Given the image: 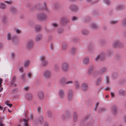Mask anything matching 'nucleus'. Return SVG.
Returning <instances> with one entry per match:
<instances>
[{
  "label": "nucleus",
  "instance_id": "42",
  "mask_svg": "<svg viewBox=\"0 0 126 126\" xmlns=\"http://www.w3.org/2000/svg\"><path fill=\"white\" fill-rule=\"evenodd\" d=\"M77 113L76 112H74V113L73 117V121L74 122H75L77 121Z\"/></svg>",
  "mask_w": 126,
  "mask_h": 126
},
{
  "label": "nucleus",
  "instance_id": "40",
  "mask_svg": "<svg viewBox=\"0 0 126 126\" xmlns=\"http://www.w3.org/2000/svg\"><path fill=\"white\" fill-rule=\"evenodd\" d=\"M119 45L118 47L120 48H123L124 46V44L121 42L120 41L119 43Z\"/></svg>",
  "mask_w": 126,
  "mask_h": 126
},
{
  "label": "nucleus",
  "instance_id": "16",
  "mask_svg": "<svg viewBox=\"0 0 126 126\" xmlns=\"http://www.w3.org/2000/svg\"><path fill=\"white\" fill-rule=\"evenodd\" d=\"M68 96V100H70L73 96V92L72 90L69 89V90Z\"/></svg>",
  "mask_w": 126,
  "mask_h": 126
},
{
  "label": "nucleus",
  "instance_id": "23",
  "mask_svg": "<svg viewBox=\"0 0 126 126\" xmlns=\"http://www.w3.org/2000/svg\"><path fill=\"white\" fill-rule=\"evenodd\" d=\"M38 98L41 100H42L43 98V94L42 92L41 91L39 92L38 94Z\"/></svg>",
  "mask_w": 126,
  "mask_h": 126
},
{
  "label": "nucleus",
  "instance_id": "9",
  "mask_svg": "<svg viewBox=\"0 0 126 126\" xmlns=\"http://www.w3.org/2000/svg\"><path fill=\"white\" fill-rule=\"evenodd\" d=\"M81 87L84 91H87L88 89V84L85 82H84L81 84Z\"/></svg>",
  "mask_w": 126,
  "mask_h": 126
},
{
  "label": "nucleus",
  "instance_id": "47",
  "mask_svg": "<svg viewBox=\"0 0 126 126\" xmlns=\"http://www.w3.org/2000/svg\"><path fill=\"white\" fill-rule=\"evenodd\" d=\"M98 12L97 11L94 10L93 12V14L95 16H96L98 15Z\"/></svg>",
  "mask_w": 126,
  "mask_h": 126
},
{
  "label": "nucleus",
  "instance_id": "33",
  "mask_svg": "<svg viewBox=\"0 0 126 126\" xmlns=\"http://www.w3.org/2000/svg\"><path fill=\"white\" fill-rule=\"evenodd\" d=\"M67 44L65 43H63L62 45V49L63 50H64L66 49L67 48Z\"/></svg>",
  "mask_w": 126,
  "mask_h": 126
},
{
  "label": "nucleus",
  "instance_id": "56",
  "mask_svg": "<svg viewBox=\"0 0 126 126\" xmlns=\"http://www.w3.org/2000/svg\"><path fill=\"white\" fill-rule=\"evenodd\" d=\"M15 53L14 52H12V53L11 54V58L13 59H14V58H15Z\"/></svg>",
  "mask_w": 126,
  "mask_h": 126
},
{
  "label": "nucleus",
  "instance_id": "48",
  "mask_svg": "<svg viewBox=\"0 0 126 126\" xmlns=\"http://www.w3.org/2000/svg\"><path fill=\"white\" fill-rule=\"evenodd\" d=\"M106 82L107 84H109L110 82L109 77L108 76H106L105 77Z\"/></svg>",
  "mask_w": 126,
  "mask_h": 126
},
{
  "label": "nucleus",
  "instance_id": "21",
  "mask_svg": "<svg viewBox=\"0 0 126 126\" xmlns=\"http://www.w3.org/2000/svg\"><path fill=\"white\" fill-rule=\"evenodd\" d=\"M11 40L12 43H17L18 42V39L15 36H13Z\"/></svg>",
  "mask_w": 126,
  "mask_h": 126
},
{
  "label": "nucleus",
  "instance_id": "50",
  "mask_svg": "<svg viewBox=\"0 0 126 126\" xmlns=\"http://www.w3.org/2000/svg\"><path fill=\"white\" fill-rule=\"evenodd\" d=\"M60 6V4L58 3H56L54 5V7L55 9H57Z\"/></svg>",
  "mask_w": 126,
  "mask_h": 126
},
{
  "label": "nucleus",
  "instance_id": "27",
  "mask_svg": "<svg viewBox=\"0 0 126 126\" xmlns=\"http://www.w3.org/2000/svg\"><path fill=\"white\" fill-rule=\"evenodd\" d=\"M65 79L64 78L61 79L59 82V83L62 85H64L66 84Z\"/></svg>",
  "mask_w": 126,
  "mask_h": 126
},
{
  "label": "nucleus",
  "instance_id": "54",
  "mask_svg": "<svg viewBox=\"0 0 126 126\" xmlns=\"http://www.w3.org/2000/svg\"><path fill=\"white\" fill-rule=\"evenodd\" d=\"M99 59H100V57L99 54L97 56L96 58L94 59V60L95 61L97 62L98 61Z\"/></svg>",
  "mask_w": 126,
  "mask_h": 126
},
{
  "label": "nucleus",
  "instance_id": "49",
  "mask_svg": "<svg viewBox=\"0 0 126 126\" xmlns=\"http://www.w3.org/2000/svg\"><path fill=\"white\" fill-rule=\"evenodd\" d=\"M28 77L29 78H31L32 76V74L31 72H29L27 74Z\"/></svg>",
  "mask_w": 126,
  "mask_h": 126
},
{
  "label": "nucleus",
  "instance_id": "28",
  "mask_svg": "<svg viewBox=\"0 0 126 126\" xmlns=\"http://www.w3.org/2000/svg\"><path fill=\"white\" fill-rule=\"evenodd\" d=\"M41 29V26L39 25H35V30L36 32L39 31Z\"/></svg>",
  "mask_w": 126,
  "mask_h": 126
},
{
  "label": "nucleus",
  "instance_id": "41",
  "mask_svg": "<svg viewBox=\"0 0 126 126\" xmlns=\"http://www.w3.org/2000/svg\"><path fill=\"white\" fill-rule=\"evenodd\" d=\"M6 7L5 5L3 3H0V8L2 9H5Z\"/></svg>",
  "mask_w": 126,
  "mask_h": 126
},
{
  "label": "nucleus",
  "instance_id": "39",
  "mask_svg": "<svg viewBox=\"0 0 126 126\" xmlns=\"http://www.w3.org/2000/svg\"><path fill=\"white\" fill-rule=\"evenodd\" d=\"M93 51V49L92 46L90 45L88 46V51L89 52L91 53Z\"/></svg>",
  "mask_w": 126,
  "mask_h": 126
},
{
  "label": "nucleus",
  "instance_id": "38",
  "mask_svg": "<svg viewBox=\"0 0 126 126\" xmlns=\"http://www.w3.org/2000/svg\"><path fill=\"white\" fill-rule=\"evenodd\" d=\"M42 36V35L41 34L37 35L35 38L36 41H38L40 40Z\"/></svg>",
  "mask_w": 126,
  "mask_h": 126
},
{
  "label": "nucleus",
  "instance_id": "58",
  "mask_svg": "<svg viewBox=\"0 0 126 126\" xmlns=\"http://www.w3.org/2000/svg\"><path fill=\"white\" fill-rule=\"evenodd\" d=\"M5 3H7V4H11L13 3L12 2L11 0L6 1L5 2Z\"/></svg>",
  "mask_w": 126,
  "mask_h": 126
},
{
  "label": "nucleus",
  "instance_id": "51",
  "mask_svg": "<svg viewBox=\"0 0 126 126\" xmlns=\"http://www.w3.org/2000/svg\"><path fill=\"white\" fill-rule=\"evenodd\" d=\"M73 81L72 80H69L66 82V84H73Z\"/></svg>",
  "mask_w": 126,
  "mask_h": 126
},
{
  "label": "nucleus",
  "instance_id": "6",
  "mask_svg": "<svg viewBox=\"0 0 126 126\" xmlns=\"http://www.w3.org/2000/svg\"><path fill=\"white\" fill-rule=\"evenodd\" d=\"M33 45V41L32 40H29L27 43L26 48L28 49H30L32 47Z\"/></svg>",
  "mask_w": 126,
  "mask_h": 126
},
{
  "label": "nucleus",
  "instance_id": "10",
  "mask_svg": "<svg viewBox=\"0 0 126 126\" xmlns=\"http://www.w3.org/2000/svg\"><path fill=\"white\" fill-rule=\"evenodd\" d=\"M118 94L120 96H125L126 95V92L123 89H120L118 92Z\"/></svg>",
  "mask_w": 126,
  "mask_h": 126
},
{
  "label": "nucleus",
  "instance_id": "37",
  "mask_svg": "<svg viewBox=\"0 0 126 126\" xmlns=\"http://www.w3.org/2000/svg\"><path fill=\"white\" fill-rule=\"evenodd\" d=\"M46 114L49 117H51L52 115L51 111L49 110H47L46 112Z\"/></svg>",
  "mask_w": 126,
  "mask_h": 126
},
{
  "label": "nucleus",
  "instance_id": "31",
  "mask_svg": "<svg viewBox=\"0 0 126 126\" xmlns=\"http://www.w3.org/2000/svg\"><path fill=\"white\" fill-rule=\"evenodd\" d=\"M91 19L90 17L89 16H88L86 17L83 18L82 19V20L84 22H87L90 20Z\"/></svg>",
  "mask_w": 126,
  "mask_h": 126
},
{
  "label": "nucleus",
  "instance_id": "35",
  "mask_svg": "<svg viewBox=\"0 0 126 126\" xmlns=\"http://www.w3.org/2000/svg\"><path fill=\"white\" fill-rule=\"evenodd\" d=\"M103 2L108 6L110 5L111 3L110 0H103Z\"/></svg>",
  "mask_w": 126,
  "mask_h": 126
},
{
  "label": "nucleus",
  "instance_id": "8",
  "mask_svg": "<svg viewBox=\"0 0 126 126\" xmlns=\"http://www.w3.org/2000/svg\"><path fill=\"white\" fill-rule=\"evenodd\" d=\"M69 9L72 12H75L77 10V8L76 6L74 5H70L69 7Z\"/></svg>",
  "mask_w": 126,
  "mask_h": 126
},
{
  "label": "nucleus",
  "instance_id": "3",
  "mask_svg": "<svg viewBox=\"0 0 126 126\" xmlns=\"http://www.w3.org/2000/svg\"><path fill=\"white\" fill-rule=\"evenodd\" d=\"M61 69L62 71L64 72H68L70 69L69 64L66 63H63L61 65Z\"/></svg>",
  "mask_w": 126,
  "mask_h": 126
},
{
  "label": "nucleus",
  "instance_id": "1",
  "mask_svg": "<svg viewBox=\"0 0 126 126\" xmlns=\"http://www.w3.org/2000/svg\"><path fill=\"white\" fill-rule=\"evenodd\" d=\"M41 65L42 67H45L47 66L48 64V61L46 60L45 57L42 56L40 58Z\"/></svg>",
  "mask_w": 126,
  "mask_h": 126
},
{
  "label": "nucleus",
  "instance_id": "7",
  "mask_svg": "<svg viewBox=\"0 0 126 126\" xmlns=\"http://www.w3.org/2000/svg\"><path fill=\"white\" fill-rule=\"evenodd\" d=\"M58 95L60 99H63L65 96L64 91L63 89H60L58 91Z\"/></svg>",
  "mask_w": 126,
  "mask_h": 126
},
{
  "label": "nucleus",
  "instance_id": "64",
  "mask_svg": "<svg viewBox=\"0 0 126 126\" xmlns=\"http://www.w3.org/2000/svg\"><path fill=\"white\" fill-rule=\"evenodd\" d=\"M16 32L18 34H20L21 33L20 30L18 29H17L16 31Z\"/></svg>",
  "mask_w": 126,
  "mask_h": 126
},
{
  "label": "nucleus",
  "instance_id": "52",
  "mask_svg": "<svg viewBox=\"0 0 126 126\" xmlns=\"http://www.w3.org/2000/svg\"><path fill=\"white\" fill-rule=\"evenodd\" d=\"M54 69L56 71H59V68L58 66L57 65H55L54 66Z\"/></svg>",
  "mask_w": 126,
  "mask_h": 126
},
{
  "label": "nucleus",
  "instance_id": "30",
  "mask_svg": "<svg viewBox=\"0 0 126 126\" xmlns=\"http://www.w3.org/2000/svg\"><path fill=\"white\" fill-rule=\"evenodd\" d=\"M7 40H11L13 36H12V34L10 32L8 33L7 35Z\"/></svg>",
  "mask_w": 126,
  "mask_h": 126
},
{
  "label": "nucleus",
  "instance_id": "22",
  "mask_svg": "<svg viewBox=\"0 0 126 126\" xmlns=\"http://www.w3.org/2000/svg\"><path fill=\"white\" fill-rule=\"evenodd\" d=\"M10 11L11 13L15 14L17 12V9L15 7L12 6L10 8Z\"/></svg>",
  "mask_w": 126,
  "mask_h": 126
},
{
  "label": "nucleus",
  "instance_id": "14",
  "mask_svg": "<svg viewBox=\"0 0 126 126\" xmlns=\"http://www.w3.org/2000/svg\"><path fill=\"white\" fill-rule=\"evenodd\" d=\"M111 112L114 115H116L117 114V109L116 106H113L111 108Z\"/></svg>",
  "mask_w": 126,
  "mask_h": 126
},
{
  "label": "nucleus",
  "instance_id": "5",
  "mask_svg": "<svg viewBox=\"0 0 126 126\" xmlns=\"http://www.w3.org/2000/svg\"><path fill=\"white\" fill-rule=\"evenodd\" d=\"M90 62V59L89 57L86 56L84 57L82 60V63L84 65L88 64Z\"/></svg>",
  "mask_w": 126,
  "mask_h": 126
},
{
  "label": "nucleus",
  "instance_id": "24",
  "mask_svg": "<svg viewBox=\"0 0 126 126\" xmlns=\"http://www.w3.org/2000/svg\"><path fill=\"white\" fill-rule=\"evenodd\" d=\"M120 41L119 40H117L115 41L113 44V47L116 48L118 47Z\"/></svg>",
  "mask_w": 126,
  "mask_h": 126
},
{
  "label": "nucleus",
  "instance_id": "44",
  "mask_svg": "<svg viewBox=\"0 0 126 126\" xmlns=\"http://www.w3.org/2000/svg\"><path fill=\"white\" fill-rule=\"evenodd\" d=\"M121 23L122 25L123 26L126 25V17L122 21Z\"/></svg>",
  "mask_w": 126,
  "mask_h": 126
},
{
  "label": "nucleus",
  "instance_id": "19",
  "mask_svg": "<svg viewBox=\"0 0 126 126\" xmlns=\"http://www.w3.org/2000/svg\"><path fill=\"white\" fill-rule=\"evenodd\" d=\"M107 71V68L103 67L101 68L99 72V74L102 75L105 73Z\"/></svg>",
  "mask_w": 126,
  "mask_h": 126
},
{
  "label": "nucleus",
  "instance_id": "46",
  "mask_svg": "<svg viewBox=\"0 0 126 126\" xmlns=\"http://www.w3.org/2000/svg\"><path fill=\"white\" fill-rule=\"evenodd\" d=\"M63 32V29L62 28L59 29L57 30V32L58 34H61Z\"/></svg>",
  "mask_w": 126,
  "mask_h": 126
},
{
  "label": "nucleus",
  "instance_id": "53",
  "mask_svg": "<svg viewBox=\"0 0 126 126\" xmlns=\"http://www.w3.org/2000/svg\"><path fill=\"white\" fill-rule=\"evenodd\" d=\"M29 63V61H26L24 63V66L25 67H27Z\"/></svg>",
  "mask_w": 126,
  "mask_h": 126
},
{
  "label": "nucleus",
  "instance_id": "55",
  "mask_svg": "<svg viewBox=\"0 0 126 126\" xmlns=\"http://www.w3.org/2000/svg\"><path fill=\"white\" fill-rule=\"evenodd\" d=\"M117 76V74L116 73H113L112 74V78L113 79L116 78Z\"/></svg>",
  "mask_w": 126,
  "mask_h": 126
},
{
  "label": "nucleus",
  "instance_id": "45",
  "mask_svg": "<svg viewBox=\"0 0 126 126\" xmlns=\"http://www.w3.org/2000/svg\"><path fill=\"white\" fill-rule=\"evenodd\" d=\"M118 23V21L117 20H111L110 21V24H114Z\"/></svg>",
  "mask_w": 126,
  "mask_h": 126
},
{
  "label": "nucleus",
  "instance_id": "18",
  "mask_svg": "<svg viewBox=\"0 0 126 126\" xmlns=\"http://www.w3.org/2000/svg\"><path fill=\"white\" fill-rule=\"evenodd\" d=\"M25 98L28 101L31 100L32 98V96L30 93H27L26 94Z\"/></svg>",
  "mask_w": 126,
  "mask_h": 126
},
{
  "label": "nucleus",
  "instance_id": "13",
  "mask_svg": "<svg viewBox=\"0 0 126 126\" xmlns=\"http://www.w3.org/2000/svg\"><path fill=\"white\" fill-rule=\"evenodd\" d=\"M93 65L92 64H90L88 68L87 73L89 75L91 74L92 72L93 69Z\"/></svg>",
  "mask_w": 126,
  "mask_h": 126
},
{
  "label": "nucleus",
  "instance_id": "2",
  "mask_svg": "<svg viewBox=\"0 0 126 126\" xmlns=\"http://www.w3.org/2000/svg\"><path fill=\"white\" fill-rule=\"evenodd\" d=\"M51 74V71L49 69H47L43 71L42 75L44 79H49L50 78Z\"/></svg>",
  "mask_w": 126,
  "mask_h": 126
},
{
  "label": "nucleus",
  "instance_id": "17",
  "mask_svg": "<svg viewBox=\"0 0 126 126\" xmlns=\"http://www.w3.org/2000/svg\"><path fill=\"white\" fill-rule=\"evenodd\" d=\"M74 83L76 90H79L80 85L79 82L77 80H76L74 81Z\"/></svg>",
  "mask_w": 126,
  "mask_h": 126
},
{
  "label": "nucleus",
  "instance_id": "60",
  "mask_svg": "<svg viewBox=\"0 0 126 126\" xmlns=\"http://www.w3.org/2000/svg\"><path fill=\"white\" fill-rule=\"evenodd\" d=\"M42 108L40 107H39L37 109L38 112L39 113H40L41 111H42Z\"/></svg>",
  "mask_w": 126,
  "mask_h": 126
},
{
  "label": "nucleus",
  "instance_id": "59",
  "mask_svg": "<svg viewBox=\"0 0 126 126\" xmlns=\"http://www.w3.org/2000/svg\"><path fill=\"white\" fill-rule=\"evenodd\" d=\"M16 79V78L15 77H13L12 78V80L11 82V84L12 85L13 84Z\"/></svg>",
  "mask_w": 126,
  "mask_h": 126
},
{
  "label": "nucleus",
  "instance_id": "62",
  "mask_svg": "<svg viewBox=\"0 0 126 126\" xmlns=\"http://www.w3.org/2000/svg\"><path fill=\"white\" fill-rule=\"evenodd\" d=\"M4 119V117H2L0 118V123H3L2 121Z\"/></svg>",
  "mask_w": 126,
  "mask_h": 126
},
{
  "label": "nucleus",
  "instance_id": "4",
  "mask_svg": "<svg viewBox=\"0 0 126 126\" xmlns=\"http://www.w3.org/2000/svg\"><path fill=\"white\" fill-rule=\"evenodd\" d=\"M36 17L37 19L41 21L44 20L47 18L46 15L43 13L38 14Z\"/></svg>",
  "mask_w": 126,
  "mask_h": 126
},
{
  "label": "nucleus",
  "instance_id": "34",
  "mask_svg": "<svg viewBox=\"0 0 126 126\" xmlns=\"http://www.w3.org/2000/svg\"><path fill=\"white\" fill-rule=\"evenodd\" d=\"M38 120L40 123V124H42L43 123L44 118L42 116H40L39 117Z\"/></svg>",
  "mask_w": 126,
  "mask_h": 126
},
{
  "label": "nucleus",
  "instance_id": "12",
  "mask_svg": "<svg viewBox=\"0 0 126 126\" xmlns=\"http://www.w3.org/2000/svg\"><path fill=\"white\" fill-rule=\"evenodd\" d=\"M90 27L93 30H97L100 28L99 26L95 23H92L90 26Z\"/></svg>",
  "mask_w": 126,
  "mask_h": 126
},
{
  "label": "nucleus",
  "instance_id": "29",
  "mask_svg": "<svg viewBox=\"0 0 126 126\" xmlns=\"http://www.w3.org/2000/svg\"><path fill=\"white\" fill-rule=\"evenodd\" d=\"M29 119H23V121L24 122V126H28V121ZM17 126H20V125H18Z\"/></svg>",
  "mask_w": 126,
  "mask_h": 126
},
{
  "label": "nucleus",
  "instance_id": "63",
  "mask_svg": "<svg viewBox=\"0 0 126 126\" xmlns=\"http://www.w3.org/2000/svg\"><path fill=\"white\" fill-rule=\"evenodd\" d=\"M105 110L103 108H100L99 109V112H100L102 111H104Z\"/></svg>",
  "mask_w": 126,
  "mask_h": 126
},
{
  "label": "nucleus",
  "instance_id": "43",
  "mask_svg": "<svg viewBox=\"0 0 126 126\" xmlns=\"http://www.w3.org/2000/svg\"><path fill=\"white\" fill-rule=\"evenodd\" d=\"M2 20L4 23H5L7 21V17L6 16H4L2 17Z\"/></svg>",
  "mask_w": 126,
  "mask_h": 126
},
{
  "label": "nucleus",
  "instance_id": "26",
  "mask_svg": "<svg viewBox=\"0 0 126 126\" xmlns=\"http://www.w3.org/2000/svg\"><path fill=\"white\" fill-rule=\"evenodd\" d=\"M61 20L62 22L65 23H67L69 22V19L65 17L62 18L61 19Z\"/></svg>",
  "mask_w": 126,
  "mask_h": 126
},
{
  "label": "nucleus",
  "instance_id": "57",
  "mask_svg": "<svg viewBox=\"0 0 126 126\" xmlns=\"http://www.w3.org/2000/svg\"><path fill=\"white\" fill-rule=\"evenodd\" d=\"M75 48H73L71 50V53L72 54H73L75 53Z\"/></svg>",
  "mask_w": 126,
  "mask_h": 126
},
{
  "label": "nucleus",
  "instance_id": "32",
  "mask_svg": "<svg viewBox=\"0 0 126 126\" xmlns=\"http://www.w3.org/2000/svg\"><path fill=\"white\" fill-rule=\"evenodd\" d=\"M89 33L88 31L85 29L82 30L81 31V34L84 35H86L87 34Z\"/></svg>",
  "mask_w": 126,
  "mask_h": 126
},
{
  "label": "nucleus",
  "instance_id": "11",
  "mask_svg": "<svg viewBox=\"0 0 126 126\" xmlns=\"http://www.w3.org/2000/svg\"><path fill=\"white\" fill-rule=\"evenodd\" d=\"M115 8L117 10H122L125 9V6L123 4H118L115 7Z\"/></svg>",
  "mask_w": 126,
  "mask_h": 126
},
{
  "label": "nucleus",
  "instance_id": "61",
  "mask_svg": "<svg viewBox=\"0 0 126 126\" xmlns=\"http://www.w3.org/2000/svg\"><path fill=\"white\" fill-rule=\"evenodd\" d=\"M30 87L29 86H26V87H25L24 88V89L26 91H27L29 89H30Z\"/></svg>",
  "mask_w": 126,
  "mask_h": 126
},
{
  "label": "nucleus",
  "instance_id": "36",
  "mask_svg": "<svg viewBox=\"0 0 126 126\" xmlns=\"http://www.w3.org/2000/svg\"><path fill=\"white\" fill-rule=\"evenodd\" d=\"M102 78L101 77H99L96 80V84L97 85H98L102 81Z\"/></svg>",
  "mask_w": 126,
  "mask_h": 126
},
{
  "label": "nucleus",
  "instance_id": "20",
  "mask_svg": "<svg viewBox=\"0 0 126 126\" xmlns=\"http://www.w3.org/2000/svg\"><path fill=\"white\" fill-rule=\"evenodd\" d=\"M11 40L12 43H17L18 42V39L15 36H13Z\"/></svg>",
  "mask_w": 126,
  "mask_h": 126
},
{
  "label": "nucleus",
  "instance_id": "25",
  "mask_svg": "<svg viewBox=\"0 0 126 126\" xmlns=\"http://www.w3.org/2000/svg\"><path fill=\"white\" fill-rule=\"evenodd\" d=\"M69 117V113L66 114L65 115H62V118L63 120H64L66 119H68Z\"/></svg>",
  "mask_w": 126,
  "mask_h": 126
},
{
  "label": "nucleus",
  "instance_id": "15",
  "mask_svg": "<svg viewBox=\"0 0 126 126\" xmlns=\"http://www.w3.org/2000/svg\"><path fill=\"white\" fill-rule=\"evenodd\" d=\"M100 57V60L101 61H103L105 58V53L104 52H102L99 54Z\"/></svg>",
  "mask_w": 126,
  "mask_h": 126
}]
</instances>
